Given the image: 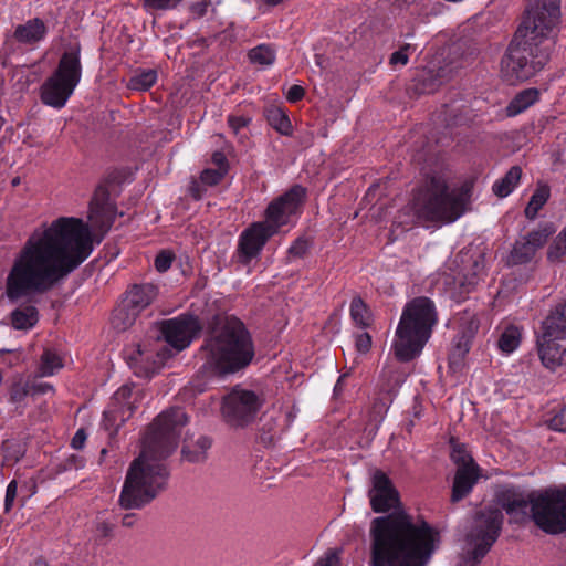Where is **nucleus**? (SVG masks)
I'll list each match as a JSON object with an SVG mask.
<instances>
[{
  "mask_svg": "<svg viewBox=\"0 0 566 566\" xmlns=\"http://www.w3.org/2000/svg\"><path fill=\"white\" fill-rule=\"evenodd\" d=\"M93 239L82 219L60 217L44 231H34L6 277V296L20 303L10 314L15 329H30L39 321L36 297L51 291L92 253Z\"/></svg>",
  "mask_w": 566,
  "mask_h": 566,
  "instance_id": "1",
  "label": "nucleus"
},
{
  "mask_svg": "<svg viewBox=\"0 0 566 566\" xmlns=\"http://www.w3.org/2000/svg\"><path fill=\"white\" fill-rule=\"evenodd\" d=\"M368 496L374 512L395 510L371 521L370 566H426L439 533L401 507L399 492L384 471H374Z\"/></svg>",
  "mask_w": 566,
  "mask_h": 566,
  "instance_id": "2",
  "label": "nucleus"
},
{
  "mask_svg": "<svg viewBox=\"0 0 566 566\" xmlns=\"http://www.w3.org/2000/svg\"><path fill=\"white\" fill-rule=\"evenodd\" d=\"M187 423L185 410L172 407L158 415L149 424L142 451L127 469L118 499L120 509L142 510L167 490L170 469L166 459L178 447Z\"/></svg>",
  "mask_w": 566,
  "mask_h": 566,
  "instance_id": "3",
  "label": "nucleus"
},
{
  "mask_svg": "<svg viewBox=\"0 0 566 566\" xmlns=\"http://www.w3.org/2000/svg\"><path fill=\"white\" fill-rule=\"evenodd\" d=\"M560 15V0H528L525 15L501 60L509 84L523 82L541 71L551 57L549 36Z\"/></svg>",
  "mask_w": 566,
  "mask_h": 566,
  "instance_id": "4",
  "label": "nucleus"
},
{
  "mask_svg": "<svg viewBox=\"0 0 566 566\" xmlns=\"http://www.w3.org/2000/svg\"><path fill=\"white\" fill-rule=\"evenodd\" d=\"M207 376L234 374L245 368L254 357L249 331L237 317H224L210 331L201 346Z\"/></svg>",
  "mask_w": 566,
  "mask_h": 566,
  "instance_id": "5",
  "label": "nucleus"
},
{
  "mask_svg": "<svg viewBox=\"0 0 566 566\" xmlns=\"http://www.w3.org/2000/svg\"><path fill=\"white\" fill-rule=\"evenodd\" d=\"M502 509L515 521L530 517L535 525L551 535L566 532V485L547 489L538 494H522L507 491L501 497Z\"/></svg>",
  "mask_w": 566,
  "mask_h": 566,
  "instance_id": "6",
  "label": "nucleus"
},
{
  "mask_svg": "<svg viewBox=\"0 0 566 566\" xmlns=\"http://www.w3.org/2000/svg\"><path fill=\"white\" fill-rule=\"evenodd\" d=\"M470 199V185L451 189L444 177L432 175L415 191L411 210L421 222L451 223L467 211Z\"/></svg>",
  "mask_w": 566,
  "mask_h": 566,
  "instance_id": "7",
  "label": "nucleus"
},
{
  "mask_svg": "<svg viewBox=\"0 0 566 566\" xmlns=\"http://www.w3.org/2000/svg\"><path fill=\"white\" fill-rule=\"evenodd\" d=\"M437 323L438 313L429 297L418 296L408 302L392 343L395 357L401 363H407L419 356Z\"/></svg>",
  "mask_w": 566,
  "mask_h": 566,
  "instance_id": "8",
  "label": "nucleus"
},
{
  "mask_svg": "<svg viewBox=\"0 0 566 566\" xmlns=\"http://www.w3.org/2000/svg\"><path fill=\"white\" fill-rule=\"evenodd\" d=\"M80 52H65L53 74L41 86V101L54 108L65 105L81 80Z\"/></svg>",
  "mask_w": 566,
  "mask_h": 566,
  "instance_id": "9",
  "label": "nucleus"
},
{
  "mask_svg": "<svg viewBox=\"0 0 566 566\" xmlns=\"http://www.w3.org/2000/svg\"><path fill=\"white\" fill-rule=\"evenodd\" d=\"M262 403L254 391L235 387L223 397L222 417L229 426L243 428L254 421Z\"/></svg>",
  "mask_w": 566,
  "mask_h": 566,
  "instance_id": "10",
  "label": "nucleus"
},
{
  "mask_svg": "<svg viewBox=\"0 0 566 566\" xmlns=\"http://www.w3.org/2000/svg\"><path fill=\"white\" fill-rule=\"evenodd\" d=\"M156 340H165L170 348H160L170 352L171 356L187 348L196 334L200 331L198 319L192 315H180L176 318L163 319L154 326Z\"/></svg>",
  "mask_w": 566,
  "mask_h": 566,
  "instance_id": "11",
  "label": "nucleus"
},
{
  "mask_svg": "<svg viewBox=\"0 0 566 566\" xmlns=\"http://www.w3.org/2000/svg\"><path fill=\"white\" fill-rule=\"evenodd\" d=\"M468 64V56H464L461 45L453 44L448 49L447 55L438 66H429L423 72L421 76L423 91L434 92L440 85L452 80Z\"/></svg>",
  "mask_w": 566,
  "mask_h": 566,
  "instance_id": "12",
  "label": "nucleus"
},
{
  "mask_svg": "<svg viewBox=\"0 0 566 566\" xmlns=\"http://www.w3.org/2000/svg\"><path fill=\"white\" fill-rule=\"evenodd\" d=\"M553 223L546 222L532 230L525 235L520 237L513 244L507 263L511 265H522L530 263L536 252L542 249L549 237L555 233Z\"/></svg>",
  "mask_w": 566,
  "mask_h": 566,
  "instance_id": "13",
  "label": "nucleus"
},
{
  "mask_svg": "<svg viewBox=\"0 0 566 566\" xmlns=\"http://www.w3.org/2000/svg\"><path fill=\"white\" fill-rule=\"evenodd\" d=\"M548 321L542 322V334L537 337L542 363L551 369L566 364V333L558 331Z\"/></svg>",
  "mask_w": 566,
  "mask_h": 566,
  "instance_id": "14",
  "label": "nucleus"
},
{
  "mask_svg": "<svg viewBox=\"0 0 566 566\" xmlns=\"http://www.w3.org/2000/svg\"><path fill=\"white\" fill-rule=\"evenodd\" d=\"M305 188L300 185H295L285 193L273 200L265 211V226L275 227L276 233L279 228L286 224L289 218L297 211L305 198Z\"/></svg>",
  "mask_w": 566,
  "mask_h": 566,
  "instance_id": "15",
  "label": "nucleus"
},
{
  "mask_svg": "<svg viewBox=\"0 0 566 566\" xmlns=\"http://www.w3.org/2000/svg\"><path fill=\"white\" fill-rule=\"evenodd\" d=\"M275 234V227L256 222L248 228L240 237L238 245V259L241 263L248 264L256 256L266 241Z\"/></svg>",
  "mask_w": 566,
  "mask_h": 566,
  "instance_id": "16",
  "label": "nucleus"
},
{
  "mask_svg": "<svg viewBox=\"0 0 566 566\" xmlns=\"http://www.w3.org/2000/svg\"><path fill=\"white\" fill-rule=\"evenodd\" d=\"M503 524V514L497 507H488L476 513L470 533L471 539H486L495 543Z\"/></svg>",
  "mask_w": 566,
  "mask_h": 566,
  "instance_id": "17",
  "label": "nucleus"
},
{
  "mask_svg": "<svg viewBox=\"0 0 566 566\" xmlns=\"http://www.w3.org/2000/svg\"><path fill=\"white\" fill-rule=\"evenodd\" d=\"M157 349L154 357L153 353L142 345H137L136 349L127 355V363L134 373L139 377H149L153 375L164 361L171 357L170 352Z\"/></svg>",
  "mask_w": 566,
  "mask_h": 566,
  "instance_id": "18",
  "label": "nucleus"
},
{
  "mask_svg": "<svg viewBox=\"0 0 566 566\" xmlns=\"http://www.w3.org/2000/svg\"><path fill=\"white\" fill-rule=\"evenodd\" d=\"M88 217L93 226L103 231H108L112 227L115 212L113 205L109 202V192L106 187L98 186L95 189L90 202Z\"/></svg>",
  "mask_w": 566,
  "mask_h": 566,
  "instance_id": "19",
  "label": "nucleus"
},
{
  "mask_svg": "<svg viewBox=\"0 0 566 566\" xmlns=\"http://www.w3.org/2000/svg\"><path fill=\"white\" fill-rule=\"evenodd\" d=\"M158 294L154 284H134L122 298L127 310L135 311L138 315L148 307Z\"/></svg>",
  "mask_w": 566,
  "mask_h": 566,
  "instance_id": "20",
  "label": "nucleus"
},
{
  "mask_svg": "<svg viewBox=\"0 0 566 566\" xmlns=\"http://www.w3.org/2000/svg\"><path fill=\"white\" fill-rule=\"evenodd\" d=\"M479 478V467L457 469L452 485L451 501L457 503L464 499L472 491Z\"/></svg>",
  "mask_w": 566,
  "mask_h": 566,
  "instance_id": "21",
  "label": "nucleus"
},
{
  "mask_svg": "<svg viewBox=\"0 0 566 566\" xmlns=\"http://www.w3.org/2000/svg\"><path fill=\"white\" fill-rule=\"evenodd\" d=\"M211 446L212 440L207 436H187L181 448V457L191 463H202L207 460Z\"/></svg>",
  "mask_w": 566,
  "mask_h": 566,
  "instance_id": "22",
  "label": "nucleus"
},
{
  "mask_svg": "<svg viewBox=\"0 0 566 566\" xmlns=\"http://www.w3.org/2000/svg\"><path fill=\"white\" fill-rule=\"evenodd\" d=\"M48 28L43 20L40 18H33L28 20L23 24L17 25L13 38L17 42L22 44L32 45L45 38Z\"/></svg>",
  "mask_w": 566,
  "mask_h": 566,
  "instance_id": "23",
  "label": "nucleus"
},
{
  "mask_svg": "<svg viewBox=\"0 0 566 566\" xmlns=\"http://www.w3.org/2000/svg\"><path fill=\"white\" fill-rule=\"evenodd\" d=\"M478 329V324L473 321L470 323L468 331H461L453 339V346L449 355L450 366H459L470 349L471 339L474 332Z\"/></svg>",
  "mask_w": 566,
  "mask_h": 566,
  "instance_id": "24",
  "label": "nucleus"
},
{
  "mask_svg": "<svg viewBox=\"0 0 566 566\" xmlns=\"http://www.w3.org/2000/svg\"><path fill=\"white\" fill-rule=\"evenodd\" d=\"M539 97L537 88H525L517 93L506 106L507 116H516L532 106Z\"/></svg>",
  "mask_w": 566,
  "mask_h": 566,
  "instance_id": "25",
  "label": "nucleus"
},
{
  "mask_svg": "<svg viewBox=\"0 0 566 566\" xmlns=\"http://www.w3.org/2000/svg\"><path fill=\"white\" fill-rule=\"evenodd\" d=\"M264 115L269 125L281 135L290 136L292 134V124L281 107L268 106L264 108Z\"/></svg>",
  "mask_w": 566,
  "mask_h": 566,
  "instance_id": "26",
  "label": "nucleus"
},
{
  "mask_svg": "<svg viewBox=\"0 0 566 566\" xmlns=\"http://www.w3.org/2000/svg\"><path fill=\"white\" fill-rule=\"evenodd\" d=\"M522 177V168L520 166H512L507 172L493 185V192L500 198L509 196Z\"/></svg>",
  "mask_w": 566,
  "mask_h": 566,
  "instance_id": "27",
  "label": "nucleus"
},
{
  "mask_svg": "<svg viewBox=\"0 0 566 566\" xmlns=\"http://www.w3.org/2000/svg\"><path fill=\"white\" fill-rule=\"evenodd\" d=\"M551 196V189L548 185L538 182L535 191L531 196V199L524 210L525 217L530 220H534L538 211L544 207Z\"/></svg>",
  "mask_w": 566,
  "mask_h": 566,
  "instance_id": "28",
  "label": "nucleus"
},
{
  "mask_svg": "<svg viewBox=\"0 0 566 566\" xmlns=\"http://www.w3.org/2000/svg\"><path fill=\"white\" fill-rule=\"evenodd\" d=\"M139 315L133 311L127 310L125 303L120 304L113 311L111 324L117 332H124L134 325Z\"/></svg>",
  "mask_w": 566,
  "mask_h": 566,
  "instance_id": "29",
  "label": "nucleus"
},
{
  "mask_svg": "<svg viewBox=\"0 0 566 566\" xmlns=\"http://www.w3.org/2000/svg\"><path fill=\"white\" fill-rule=\"evenodd\" d=\"M451 453L450 458L457 465V469L479 467L472 455L467 451L465 444L460 443L455 438H450Z\"/></svg>",
  "mask_w": 566,
  "mask_h": 566,
  "instance_id": "30",
  "label": "nucleus"
},
{
  "mask_svg": "<svg viewBox=\"0 0 566 566\" xmlns=\"http://www.w3.org/2000/svg\"><path fill=\"white\" fill-rule=\"evenodd\" d=\"M521 343V332L516 326H507L501 334L497 345L506 354L514 352Z\"/></svg>",
  "mask_w": 566,
  "mask_h": 566,
  "instance_id": "31",
  "label": "nucleus"
},
{
  "mask_svg": "<svg viewBox=\"0 0 566 566\" xmlns=\"http://www.w3.org/2000/svg\"><path fill=\"white\" fill-rule=\"evenodd\" d=\"M63 367L62 358L54 352L46 349L41 356V364L39 367V376L46 377L54 374L56 369Z\"/></svg>",
  "mask_w": 566,
  "mask_h": 566,
  "instance_id": "32",
  "label": "nucleus"
},
{
  "mask_svg": "<svg viewBox=\"0 0 566 566\" xmlns=\"http://www.w3.org/2000/svg\"><path fill=\"white\" fill-rule=\"evenodd\" d=\"M157 80V73L154 70L143 71L133 75L127 84V87L134 91H147Z\"/></svg>",
  "mask_w": 566,
  "mask_h": 566,
  "instance_id": "33",
  "label": "nucleus"
},
{
  "mask_svg": "<svg viewBox=\"0 0 566 566\" xmlns=\"http://www.w3.org/2000/svg\"><path fill=\"white\" fill-rule=\"evenodd\" d=\"M248 55L253 64H259L261 66H269L275 61V51L266 44L253 48L249 51Z\"/></svg>",
  "mask_w": 566,
  "mask_h": 566,
  "instance_id": "34",
  "label": "nucleus"
},
{
  "mask_svg": "<svg viewBox=\"0 0 566 566\" xmlns=\"http://www.w3.org/2000/svg\"><path fill=\"white\" fill-rule=\"evenodd\" d=\"M350 317L360 327H367L369 325L368 321L370 315L368 307L359 296H356L352 300Z\"/></svg>",
  "mask_w": 566,
  "mask_h": 566,
  "instance_id": "35",
  "label": "nucleus"
},
{
  "mask_svg": "<svg viewBox=\"0 0 566 566\" xmlns=\"http://www.w3.org/2000/svg\"><path fill=\"white\" fill-rule=\"evenodd\" d=\"M261 420L263 424L260 429V441L265 447H270L279 438L280 430L276 422L272 418L263 417Z\"/></svg>",
  "mask_w": 566,
  "mask_h": 566,
  "instance_id": "36",
  "label": "nucleus"
},
{
  "mask_svg": "<svg viewBox=\"0 0 566 566\" xmlns=\"http://www.w3.org/2000/svg\"><path fill=\"white\" fill-rule=\"evenodd\" d=\"M564 256H566V228L553 240L547 250V259L551 262H559Z\"/></svg>",
  "mask_w": 566,
  "mask_h": 566,
  "instance_id": "37",
  "label": "nucleus"
},
{
  "mask_svg": "<svg viewBox=\"0 0 566 566\" xmlns=\"http://www.w3.org/2000/svg\"><path fill=\"white\" fill-rule=\"evenodd\" d=\"M545 319L548 321L549 326L554 325L558 331L566 333V302L557 306Z\"/></svg>",
  "mask_w": 566,
  "mask_h": 566,
  "instance_id": "38",
  "label": "nucleus"
},
{
  "mask_svg": "<svg viewBox=\"0 0 566 566\" xmlns=\"http://www.w3.org/2000/svg\"><path fill=\"white\" fill-rule=\"evenodd\" d=\"M474 543V548L471 552V559L473 565L478 564L490 551L494 543L486 539H471Z\"/></svg>",
  "mask_w": 566,
  "mask_h": 566,
  "instance_id": "39",
  "label": "nucleus"
},
{
  "mask_svg": "<svg viewBox=\"0 0 566 566\" xmlns=\"http://www.w3.org/2000/svg\"><path fill=\"white\" fill-rule=\"evenodd\" d=\"M409 51H416V46L409 43L402 45L398 51L391 53L389 64L392 66L406 65L409 61Z\"/></svg>",
  "mask_w": 566,
  "mask_h": 566,
  "instance_id": "40",
  "label": "nucleus"
},
{
  "mask_svg": "<svg viewBox=\"0 0 566 566\" xmlns=\"http://www.w3.org/2000/svg\"><path fill=\"white\" fill-rule=\"evenodd\" d=\"M227 175V169H205L201 175V181L207 186L218 185Z\"/></svg>",
  "mask_w": 566,
  "mask_h": 566,
  "instance_id": "41",
  "label": "nucleus"
},
{
  "mask_svg": "<svg viewBox=\"0 0 566 566\" xmlns=\"http://www.w3.org/2000/svg\"><path fill=\"white\" fill-rule=\"evenodd\" d=\"M549 429L558 432H566V406L558 409L552 418L547 420Z\"/></svg>",
  "mask_w": 566,
  "mask_h": 566,
  "instance_id": "42",
  "label": "nucleus"
},
{
  "mask_svg": "<svg viewBox=\"0 0 566 566\" xmlns=\"http://www.w3.org/2000/svg\"><path fill=\"white\" fill-rule=\"evenodd\" d=\"M175 255L171 251L163 250L155 258V268L158 272H166L172 264Z\"/></svg>",
  "mask_w": 566,
  "mask_h": 566,
  "instance_id": "43",
  "label": "nucleus"
},
{
  "mask_svg": "<svg viewBox=\"0 0 566 566\" xmlns=\"http://www.w3.org/2000/svg\"><path fill=\"white\" fill-rule=\"evenodd\" d=\"M182 0H144L145 7L149 10H171L175 9Z\"/></svg>",
  "mask_w": 566,
  "mask_h": 566,
  "instance_id": "44",
  "label": "nucleus"
},
{
  "mask_svg": "<svg viewBox=\"0 0 566 566\" xmlns=\"http://www.w3.org/2000/svg\"><path fill=\"white\" fill-rule=\"evenodd\" d=\"M308 241L302 238H298L289 249V253L295 258H302L306 254L308 250Z\"/></svg>",
  "mask_w": 566,
  "mask_h": 566,
  "instance_id": "45",
  "label": "nucleus"
},
{
  "mask_svg": "<svg viewBox=\"0 0 566 566\" xmlns=\"http://www.w3.org/2000/svg\"><path fill=\"white\" fill-rule=\"evenodd\" d=\"M339 558L336 551L329 549L321 557L314 566H338Z\"/></svg>",
  "mask_w": 566,
  "mask_h": 566,
  "instance_id": "46",
  "label": "nucleus"
},
{
  "mask_svg": "<svg viewBox=\"0 0 566 566\" xmlns=\"http://www.w3.org/2000/svg\"><path fill=\"white\" fill-rule=\"evenodd\" d=\"M355 346L359 353L365 354L369 352L371 347V336L368 333L357 335Z\"/></svg>",
  "mask_w": 566,
  "mask_h": 566,
  "instance_id": "47",
  "label": "nucleus"
},
{
  "mask_svg": "<svg viewBox=\"0 0 566 566\" xmlns=\"http://www.w3.org/2000/svg\"><path fill=\"white\" fill-rule=\"evenodd\" d=\"M17 489H18V485H17L15 481H11L7 486L6 500H4L6 512L10 511V509L13 504V501L17 496Z\"/></svg>",
  "mask_w": 566,
  "mask_h": 566,
  "instance_id": "48",
  "label": "nucleus"
},
{
  "mask_svg": "<svg viewBox=\"0 0 566 566\" xmlns=\"http://www.w3.org/2000/svg\"><path fill=\"white\" fill-rule=\"evenodd\" d=\"M305 95V90L301 85H292L287 93H286V99L290 103H296L301 101Z\"/></svg>",
  "mask_w": 566,
  "mask_h": 566,
  "instance_id": "49",
  "label": "nucleus"
},
{
  "mask_svg": "<svg viewBox=\"0 0 566 566\" xmlns=\"http://www.w3.org/2000/svg\"><path fill=\"white\" fill-rule=\"evenodd\" d=\"M250 119L243 116H229L228 123L229 126L233 129L234 133L249 124Z\"/></svg>",
  "mask_w": 566,
  "mask_h": 566,
  "instance_id": "50",
  "label": "nucleus"
},
{
  "mask_svg": "<svg viewBox=\"0 0 566 566\" xmlns=\"http://www.w3.org/2000/svg\"><path fill=\"white\" fill-rule=\"evenodd\" d=\"M28 394L29 390L24 385L17 384L11 389V399L13 401H21Z\"/></svg>",
  "mask_w": 566,
  "mask_h": 566,
  "instance_id": "51",
  "label": "nucleus"
},
{
  "mask_svg": "<svg viewBox=\"0 0 566 566\" xmlns=\"http://www.w3.org/2000/svg\"><path fill=\"white\" fill-rule=\"evenodd\" d=\"M212 163L218 167L217 169H227L229 168L228 159L222 151H214L211 157Z\"/></svg>",
  "mask_w": 566,
  "mask_h": 566,
  "instance_id": "52",
  "label": "nucleus"
},
{
  "mask_svg": "<svg viewBox=\"0 0 566 566\" xmlns=\"http://www.w3.org/2000/svg\"><path fill=\"white\" fill-rule=\"evenodd\" d=\"M87 436L84 429H78L72 438L71 446L74 449H82Z\"/></svg>",
  "mask_w": 566,
  "mask_h": 566,
  "instance_id": "53",
  "label": "nucleus"
},
{
  "mask_svg": "<svg viewBox=\"0 0 566 566\" xmlns=\"http://www.w3.org/2000/svg\"><path fill=\"white\" fill-rule=\"evenodd\" d=\"M96 531L102 537H111L113 534V524L105 521L98 522L96 525Z\"/></svg>",
  "mask_w": 566,
  "mask_h": 566,
  "instance_id": "54",
  "label": "nucleus"
},
{
  "mask_svg": "<svg viewBox=\"0 0 566 566\" xmlns=\"http://www.w3.org/2000/svg\"><path fill=\"white\" fill-rule=\"evenodd\" d=\"M189 193L196 200L201 199V197H202V189H201V186H200V184L198 181L193 180L191 182V185L189 187Z\"/></svg>",
  "mask_w": 566,
  "mask_h": 566,
  "instance_id": "55",
  "label": "nucleus"
},
{
  "mask_svg": "<svg viewBox=\"0 0 566 566\" xmlns=\"http://www.w3.org/2000/svg\"><path fill=\"white\" fill-rule=\"evenodd\" d=\"M122 525L125 527H133L137 522V514L126 513L122 517Z\"/></svg>",
  "mask_w": 566,
  "mask_h": 566,
  "instance_id": "56",
  "label": "nucleus"
},
{
  "mask_svg": "<svg viewBox=\"0 0 566 566\" xmlns=\"http://www.w3.org/2000/svg\"><path fill=\"white\" fill-rule=\"evenodd\" d=\"M32 389L34 390V392L44 394L49 390H53V387L50 384H38V385H34L32 387Z\"/></svg>",
  "mask_w": 566,
  "mask_h": 566,
  "instance_id": "57",
  "label": "nucleus"
},
{
  "mask_svg": "<svg viewBox=\"0 0 566 566\" xmlns=\"http://www.w3.org/2000/svg\"><path fill=\"white\" fill-rule=\"evenodd\" d=\"M130 395V389L128 387H122L116 394H115V398L116 399H119V398H126Z\"/></svg>",
  "mask_w": 566,
  "mask_h": 566,
  "instance_id": "58",
  "label": "nucleus"
},
{
  "mask_svg": "<svg viewBox=\"0 0 566 566\" xmlns=\"http://www.w3.org/2000/svg\"><path fill=\"white\" fill-rule=\"evenodd\" d=\"M345 378V375L340 376L334 387V394L335 396H338L343 390V380Z\"/></svg>",
  "mask_w": 566,
  "mask_h": 566,
  "instance_id": "59",
  "label": "nucleus"
},
{
  "mask_svg": "<svg viewBox=\"0 0 566 566\" xmlns=\"http://www.w3.org/2000/svg\"><path fill=\"white\" fill-rule=\"evenodd\" d=\"M269 6H277L282 2V0H263Z\"/></svg>",
  "mask_w": 566,
  "mask_h": 566,
  "instance_id": "60",
  "label": "nucleus"
},
{
  "mask_svg": "<svg viewBox=\"0 0 566 566\" xmlns=\"http://www.w3.org/2000/svg\"><path fill=\"white\" fill-rule=\"evenodd\" d=\"M20 184V178L15 177L12 179V186H18Z\"/></svg>",
  "mask_w": 566,
  "mask_h": 566,
  "instance_id": "61",
  "label": "nucleus"
},
{
  "mask_svg": "<svg viewBox=\"0 0 566 566\" xmlns=\"http://www.w3.org/2000/svg\"><path fill=\"white\" fill-rule=\"evenodd\" d=\"M33 566H46V564L42 560H36Z\"/></svg>",
  "mask_w": 566,
  "mask_h": 566,
  "instance_id": "62",
  "label": "nucleus"
},
{
  "mask_svg": "<svg viewBox=\"0 0 566 566\" xmlns=\"http://www.w3.org/2000/svg\"><path fill=\"white\" fill-rule=\"evenodd\" d=\"M401 1H402L403 3H406V4H410V3H412L415 0H401Z\"/></svg>",
  "mask_w": 566,
  "mask_h": 566,
  "instance_id": "63",
  "label": "nucleus"
}]
</instances>
